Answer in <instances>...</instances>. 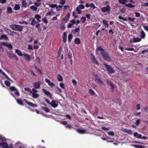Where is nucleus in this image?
I'll return each mask as SVG.
<instances>
[{
    "instance_id": "864d4df0",
    "label": "nucleus",
    "mask_w": 148,
    "mask_h": 148,
    "mask_svg": "<svg viewBox=\"0 0 148 148\" xmlns=\"http://www.w3.org/2000/svg\"><path fill=\"white\" fill-rule=\"evenodd\" d=\"M37 92V90L35 88H33L32 89V92H30L31 93H36Z\"/></svg>"
},
{
    "instance_id": "13d9d810",
    "label": "nucleus",
    "mask_w": 148,
    "mask_h": 148,
    "mask_svg": "<svg viewBox=\"0 0 148 148\" xmlns=\"http://www.w3.org/2000/svg\"><path fill=\"white\" fill-rule=\"evenodd\" d=\"M17 32H12L11 31V32L10 34V35L11 36H13L14 35V34H16Z\"/></svg>"
},
{
    "instance_id": "4468645a",
    "label": "nucleus",
    "mask_w": 148,
    "mask_h": 148,
    "mask_svg": "<svg viewBox=\"0 0 148 148\" xmlns=\"http://www.w3.org/2000/svg\"><path fill=\"white\" fill-rule=\"evenodd\" d=\"M3 39L7 40L8 39V38L5 34H3L0 37V40Z\"/></svg>"
},
{
    "instance_id": "1a4fd4ad",
    "label": "nucleus",
    "mask_w": 148,
    "mask_h": 148,
    "mask_svg": "<svg viewBox=\"0 0 148 148\" xmlns=\"http://www.w3.org/2000/svg\"><path fill=\"white\" fill-rule=\"evenodd\" d=\"M41 82H35L33 84V86L35 89H39L40 87Z\"/></svg>"
},
{
    "instance_id": "680f3d73",
    "label": "nucleus",
    "mask_w": 148,
    "mask_h": 148,
    "mask_svg": "<svg viewBox=\"0 0 148 148\" xmlns=\"http://www.w3.org/2000/svg\"><path fill=\"white\" fill-rule=\"evenodd\" d=\"M125 49L127 51H133L134 50V48H125Z\"/></svg>"
},
{
    "instance_id": "4be33fe9",
    "label": "nucleus",
    "mask_w": 148,
    "mask_h": 148,
    "mask_svg": "<svg viewBox=\"0 0 148 148\" xmlns=\"http://www.w3.org/2000/svg\"><path fill=\"white\" fill-rule=\"evenodd\" d=\"M35 17L38 21V23L40 22V19L41 17L40 15L38 14H36L35 15Z\"/></svg>"
},
{
    "instance_id": "72a5a7b5",
    "label": "nucleus",
    "mask_w": 148,
    "mask_h": 148,
    "mask_svg": "<svg viewBox=\"0 0 148 148\" xmlns=\"http://www.w3.org/2000/svg\"><path fill=\"white\" fill-rule=\"evenodd\" d=\"M4 29L5 31L9 35L11 31L10 29L6 27H5Z\"/></svg>"
},
{
    "instance_id": "69168bd1",
    "label": "nucleus",
    "mask_w": 148,
    "mask_h": 148,
    "mask_svg": "<svg viewBox=\"0 0 148 148\" xmlns=\"http://www.w3.org/2000/svg\"><path fill=\"white\" fill-rule=\"evenodd\" d=\"M66 128L71 129L72 127V126L70 124H68L66 126Z\"/></svg>"
},
{
    "instance_id": "49530a36",
    "label": "nucleus",
    "mask_w": 148,
    "mask_h": 148,
    "mask_svg": "<svg viewBox=\"0 0 148 148\" xmlns=\"http://www.w3.org/2000/svg\"><path fill=\"white\" fill-rule=\"evenodd\" d=\"M69 18L67 17V16H65L63 19L62 20V22L63 21H64L65 23L67 22L68 21Z\"/></svg>"
},
{
    "instance_id": "bf43d9fd",
    "label": "nucleus",
    "mask_w": 148,
    "mask_h": 148,
    "mask_svg": "<svg viewBox=\"0 0 148 148\" xmlns=\"http://www.w3.org/2000/svg\"><path fill=\"white\" fill-rule=\"evenodd\" d=\"M136 109L138 110L140 109V105L139 104H137L136 105Z\"/></svg>"
},
{
    "instance_id": "5701e85b",
    "label": "nucleus",
    "mask_w": 148,
    "mask_h": 148,
    "mask_svg": "<svg viewBox=\"0 0 148 148\" xmlns=\"http://www.w3.org/2000/svg\"><path fill=\"white\" fill-rule=\"evenodd\" d=\"M42 91L44 93L45 95L47 96H49L51 95V93L50 92L47 91L45 89H42Z\"/></svg>"
},
{
    "instance_id": "4d7b16f0",
    "label": "nucleus",
    "mask_w": 148,
    "mask_h": 148,
    "mask_svg": "<svg viewBox=\"0 0 148 148\" xmlns=\"http://www.w3.org/2000/svg\"><path fill=\"white\" fill-rule=\"evenodd\" d=\"M60 86L62 89H64L65 88L64 85L63 83H60Z\"/></svg>"
},
{
    "instance_id": "37998d69",
    "label": "nucleus",
    "mask_w": 148,
    "mask_h": 148,
    "mask_svg": "<svg viewBox=\"0 0 148 148\" xmlns=\"http://www.w3.org/2000/svg\"><path fill=\"white\" fill-rule=\"evenodd\" d=\"M96 80L97 82L100 84H102L103 83V82L99 78H96Z\"/></svg>"
},
{
    "instance_id": "79ce46f5",
    "label": "nucleus",
    "mask_w": 148,
    "mask_h": 148,
    "mask_svg": "<svg viewBox=\"0 0 148 148\" xmlns=\"http://www.w3.org/2000/svg\"><path fill=\"white\" fill-rule=\"evenodd\" d=\"M30 72L32 75H34L35 77H37L36 75L35 74L34 72L32 70H30Z\"/></svg>"
},
{
    "instance_id": "6ab92c4d",
    "label": "nucleus",
    "mask_w": 148,
    "mask_h": 148,
    "mask_svg": "<svg viewBox=\"0 0 148 148\" xmlns=\"http://www.w3.org/2000/svg\"><path fill=\"white\" fill-rule=\"evenodd\" d=\"M15 52L19 56H22L23 55V54L22 53L21 51L19 49H16L15 50Z\"/></svg>"
},
{
    "instance_id": "a19ab883",
    "label": "nucleus",
    "mask_w": 148,
    "mask_h": 148,
    "mask_svg": "<svg viewBox=\"0 0 148 148\" xmlns=\"http://www.w3.org/2000/svg\"><path fill=\"white\" fill-rule=\"evenodd\" d=\"M31 19H32V22L30 24L34 26L35 25V24H34V22H35V19L34 18H32L29 19V21H30L31 20Z\"/></svg>"
},
{
    "instance_id": "aec40b11",
    "label": "nucleus",
    "mask_w": 148,
    "mask_h": 148,
    "mask_svg": "<svg viewBox=\"0 0 148 148\" xmlns=\"http://www.w3.org/2000/svg\"><path fill=\"white\" fill-rule=\"evenodd\" d=\"M103 23L106 27H109L108 24V21L106 20L103 19Z\"/></svg>"
},
{
    "instance_id": "774afa93",
    "label": "nucleus",
    "mask_w": 148,
    "mask_h": 148,
    "mask_svg": "<svg viewBox=\"0 0 148 148\" xmlns=\"http://www.w3.org/2000/svg\"><path fill=\"white\" fill-rule=\"evenodd\" d=\"M90 6L93 9H95L96 8V7L94 5L93 3H91L90 4Z\"/></svg>"
},
{
    "instance_id": "473e14b6",
    "label": "nucleus",
    "mask_w": 148,
    "mask_h": 148,
    "mask_svg": "<svg viewBox=\"0 0 148 148\" xmlns=\"http://www.w3.org/2000/svg\"><path fill=\"white\" fill-rule=\"evenodd\" d=\"M73 36L71 34H69L68 35V41L69 42H71V41L72 38Z\"/></svg>"
},
{
    "instance_id": "e2e57ef3",
    "label": "nucleus",
    "mask_w": 148,
    "mask_h": 148,
    "mask_svg": "<svg viewBox=\"0 0 148 148\" xmlns=\"http://www.w3.org/2000/svg\"><path fill=\"white\" fill-rule=\"evenodd\" d=\"M108 134L109 135H111L112 136H114V132H113L111 131L108 132Z\"/></svg>"
},
{
    "instance_id": "4c0bfd02",
    "label": "nucleus",
    "mask_w": 148,
    "mask_h": 148,
    "mask_svg": "<svg viewBox=\"0 0 148 148\" xmlns=\"http://www.w3.org/2000/svg\"><path fill=\"white\" fill-rule=\"evenodd\" d=\"M134 146L136 148H145L144 146L139 145H134Z\"/></svg>"
},
{
    "instance_id": "09e8293b",
    "label": "nucleus",
    "mask_w": 148,
    "mask_h": 148,
    "mask_svg": "<svg viewBox=\"0 0 148 148\" xmlns=\"http://www.w3.org/2000/svg\"><path fill=\"white\" fill-rule=\"evenodd\" d=\"M79 9H84V6L83 5L79 4L77 7Z\"/></svg>"
},
{
    "instance_id": "8fccbe9b",
    "label": "nucleus",
    "mask_w": 148,
    "mask_h": 148,
    "mask_svg": "<svg viewBox=\"0 0 148 148\" xmlns=\"http://www.w3.org/2000/svg\"><path fill=\"white\" fill-rule=\"evenodd\" d=\"M119 2L120 3H121L123 4H125V0H119Z\"/></svg>"
},
{
    "instance_id": "a878e982",
    "label": "nucleus",
    "mask_w": 148,
    "mask_h": 148,
    "mask_svg": "<svg viewBox=\"0 0 148 148\" xmlns=\"http://www.w3.org/2000/svg\"><path fill=\"white\" fill-rule=\"evenodd\" d=\"M57 79L58 80L59 82H61L62 81V77L59 74L57 75Z\"/></svg>"
},
{
    "instance_id": "412c9836",
    "label": "nucleus",
    "mask_w": 148,
    "mask_h": 148,
    "mask_svg": "<svg viewBox=\"0 0 148 148\" xmlns=\"http://www.w3.org/2000/svg\"><path fill=\"white\" fill-rule=\"evenodd\" d=\"M74 31L75 33H77V36H79L80 33V27L74 29Z\"/></svg>"
},
{
    "instance_id": "f8f14e48",
    "label": "nucleus",
    "mask_w": 148,
    "mask_h": 148,
    "mask_svg": "<svg viewBox=\"0 0 148 148\" xmlns=\"http://www.w3.org/2000/svg\"><path fill=\"white\" fill-rule=\"evenodd\" d=\"M92 62L93 63H94L98 65H99V63L98 62L97 60L96 59L94 56L92 57V58L91 59Z\"/></svg>"
},
{
    "instance_id": "f3484780",
    "label": "nucleus",
    "mask_w": 148,
    "mask_h": 148,
    "mask_svg": "<svg viewBox=\"0 0 148 148\" xmlns=\"http://www.w3.org/2000/svg\"><path fill=\"white\" fill-rule=\"evenodd\" d=\"M140 37L141 38L143 39L145 37V34L143 30H142L140 33Z\"/></svg>"
},
{
    "instance_id": "f704fd0d",
    "label": "nucleus",
    "mask_w": 148,
    "mask_h": 148,
    "mask_svg": "<svg viewBox=\"0 0 148 148\" xmlns=\"http://www.w3.org/2000/svg\"><path fill=\"white\" fill-rule=\"evenodd\" d=\"M39 96V95L37 93H32V97L34 98H36Z\"/></svg>"
},
{
    "instance_id": "9d476101",
    "label": "nucleus",
    "mask_w": 148,
    "mask_h": 148,
    "mask_svg": "<svg viewBox=\"0 0 148 148\" xmlns=\"http://www.w3.org/2000/svg\"><path fill=\"white\" fill-rule=\"evenodd\" d=\"M23 56L24 57V58L26 61L29 62L30 61L31 58L30 55L26 53H25L23 54Z\"/></svg>"
},
{
    "instance_id": "e433bc0d",
    "label": "nucleus",
    "mask_w": 148,
    "mask_h": 148,
    "mask_svg": "<svg viewBox=\"0 0 148 148\" xmlns=\"http://www.w3.org/2000/svg\"><path fill=\"white\" fill-rule=\"evenodd\" d=\"M20 8V6L19 5L16 4L14 7V9L15 10H17Z\"/></svg>"
},
{
    "instance_id": "603ef678",
    "label": "nucleus",
    "mask_w": 148,
    "mask_h": 148,
    "mask_svg": "<svg viewBox=\"0 0 148 148\" xmlns=\"http://www.w3.org/2000/svg\"><path fill=\"white\" fill-rule=\"evenodd\" d=\"M118 18L119 19H122L124 21H127V19L126 18H125L124 17H122L121 16H120L118 17Z\"/></svg>"
},
{
    "instance_id": "0e129e2a",
    "label": "nucleus",
    "mask_w": 148,
    "mask_h": 148,
    "mask_svg": "<svg viewBox=\"0 0 148 148\" xmlns=\"http://www.w3.org/2000/svg\"><path fill=\"white\" fill-rule=\"evenodd\" d=\"M76 10L77 12V13L78 14H81V10H80V9L78 8H77L76 9Z\"/></svg>"
},
{
    "instance_id": "20e7f679",
    "label": "nucleus",
    "mask_w": 148,
    "mask_h": 148,
    "mask_svg": "<svg viewBox=\"0 0 148 148\" xmlns=\"http://www.w3.org/2000/svg\"><path fill=\"white\" fill-rule=\"evenodd\" d=\"M103 65L105 66L108 74L113 73L115 72V71L110 65H108L105 63H103Z\"/></svg>"
},
{
    "instance_id": "338daca9",
    "label": "nucleus",
    "mask_w": 148,
    "mask_h": 148,
    "mask_svg": "<svg viewBox=\"0 0 148 148\" xmlns=\"http://www.w3.org/2000/svg\"><path fill=\"white\" fill-rule=\"evenodd\" d=\"M136 18H132L131 17H128V19L129 21H131L132 22L134 21V20Z\"/></svg>"
},
{
    "instance_id": "de8ad7c7",
    "label": "nucleus",
    "mask_w": 148,
    "mask_h": 148,
    "mask_svg": "<svg viewBox=\"0 0 148 148\" xmlns=\"http://www.w3.org/2000/svg\"><path fill=\"white\" fill-rule=\"evenodd\" d=\"M57 4H51L49 5V7H51L52 8H53L55 7L56 8V7L57 6Z\"/></svg>"
},
{
    "instance_id": "6e6552de",
    "label": "nucleus",
    "mask_w": 148,
    "mask_h": 148,
    "mask_svg": "<svg viewBox=\"0 0 148 148\" xmlns=\"http://www.w3.org/2000/svg\"><path fill=\"white\" fill-rule=\"evenodd\" d=\"M24 101L29 106H30L33 108L36 107L38 106L37 105L34 104L31 102L28 101L26 99H24Z\"/></svg>"
},
{
    "instance_id": "5fc2aeb1",
    "label": "nucleus",
    "mask_w": 148,
    "mask_h": 148,
    "mask_svg": "<svg viewBox=\"0 0 148 148\" xmlns=\"http://www.w3.org/2000/svg\"><path fill=\"white\" fill-rule=\"evenodd\" d=\"M65 3V0H60V3L62 5H64Z\"/></svg>"
},
{
    "instance_id": "0eeeda50",
    "label": "nucleus",
    "mask_w": 148,
    "mask_h": 148,
    "mask_svg": "<svg viewBox=\"0 0 148 148\" xmlns=\"http://www.w3.org/2000/svg\"><path fill=\"white\" fill-rule=\"evenodd\" d=\"M50 105L53 108H56L58 106V102L56 100H53L50 103Z\"/></svg>"
},
{
    "instance_id": "052dcab7",
    "label": "nucleus",
    "mask_w": 148,
    "mask_h": 148,
    "mask_svg": "<svg viewBox=\"0 0 148 148\" xmlns=\"http://www.w3.org/2000/svg\"><path fill=\"white\" fill-rule=\"evenodd\" d=\"M70 22L73 25L75 24L76 23L75 20V19H73L70 21Z\"/></svg>"
},
{
    "instance_id": "c85d7f7f",
    "label": "nucleus",
    "mask_w": 148,
    "mask_h": 148,
    "mask_svg": "<svg viewBox=\"0 0 148 148\" xmlns=\"http://www.w3.org/2000/svg\"><path fill=\"white\" fill-rule=\"evenodd\" d=\"M16 99L17 100V102L19 104L21 105L22 106H23V101L22 100L17 99Z\"/></svg>"
},
{
    "instance_id": "39448f33",
    "label": "nucleus",
    "mask_w": 148,
    "mask_h": 148,
    "mask_svg": "<svg viewBox=\"0 0 148 148\" xmlns=\"http://www.w3.org/2000/svg\"><path fill=\"white\" fill-rule=\"evenodd\" d=\"M111 8L109 5H107L106 6L104 7L101 8V10L103 13L107 12L108 14L110 13Z\"/></svg>"
},
{
    "instance_id": "a18cd8bd",
    "label": "nucleus",
    "mask_w": 148,
    "mask_h": 148,
    "mask_svg": "<svg viewBox=\"0 0 148 148\" xmlns=\"http://www.w3.org/2000/svg\"><path fill=\"white\" fill-rule=\"evenodd\" d=\"M86 20V18L85 17H82L81 18V21L82 23H84Z\"/></svg>"
},
{
    "instance_id": "ddd939ff",
    "label": "nucleus",
    "mask_w": 148,
    "mask_h": 148,
    "mask_svg": "<svg viewBox=\"0 0 148 148\" xmlns=\"http://www.w3.org/2000/svg\"><path fill=\"white\" fill-rule=\"evenodd\" d=\"M0 146L3 148H8V144L5 142H1L0 144Z\"/></svg>"
},
{
    "instance_id": "c9c22d12",
    "label": "nucleus",
    "mask_w": 148,
    "mask_h": 148,
    "mask_svg": "<svg viewBox=\"0 0 148 148\" xmlns=\"http://www.w3.org/2000/svg\"><path fill=\"white\" fill-rule=\"evenodd\" d=\"M62 7L63 5H59L58 6H57H57L56 7V9L57 11H59L60 10H61L62 9Z\"/></svg>"
},
{
    "instance_id": "423d86ee",
    "label": "nucleus",
    "mask_w": 148,
    "mask_h": 148,
    "mask_svg": "<svg viewBox=\"0 0 148 148\" xmlns=\"http://www.w3.org/2000/svg\"><path fill=\"white\" fill-rule=\"evenodd\" d=\"M10 90L12 91H14L15 94L17 96H20V93L17 89L14 86H12L10 88Z\"/></svg>"
},
{
    "instance_id": "7c9ffc66",
    "label": "nucleus",
    "mask_w": 148,
    "mask_h": 148,
    "mask_svg": "<svg viewBox=\"0 0 148 148\" xmlns=\"http://www.w3.org/2000/svg\"><path fill=\"white\" fill-rule=\"evenodd\" d=\"M60 28L61 30H64L65 29V26L62 23V22H61V24Z\"/></svg>"
},
{
    "instance_id": "2eb2a0df",
    "label": "nucleus",
    "mask_w": 148,
    "mask_h": 148,
    "mask_svg": "<svg viewBox=\"0 0 148 148\" xmlns=\"http://www.w3.org/2000/svg\"><path fill=\"white\" fill-rule=\"evenodd\" d=\"M67 34L66 32H64L63 36L62 41L64 43H65L66 41Z\"/></svg>"
},
{
    "instance_id": "6e6d98bb",
    "label": "nucleus",
    "mask_w": 148,
    "mask_h": 148,
    "mask_svg": "<svg viewBox=\"0 0 148 148\" xmlns=\"http://www.w3.org/2000/svg\"><path fill=\"white\" fill-rule=\"evenodd\" d=\"M8 55L10 58H12L13 57L14 55V54H13L9 52V53H8Z\"/></svg>"
},
{
    "instance_id": "a211bd4d",
    "label": "nucleus",
    "mask_w": 148,
    "mask_h": 148,
    "mask_svg": "<svg viewBox=\"0 0 148 148\" xmlns=\"http://www.w3.org/2000/svg\"><path fill=\"white\" fill-rule=\"evenodd\" d=\"M21 3L22 4V7L26 8L28 6L27 5V3L26 2L25 0H22Z\"/></svg>"
},
{
    "instance_id": "b1692460",
    "label": "nucleus",
    "mask_w": 148,
    "mask_h": 148,
    "mask_svg": "<svg viewBox=\"0 0 148 148\" xmlns=\"http://www.w3.org/2000/svg\"><path fill=\"white\" fill-rule=\"evenodd\" d=\"M74 42L75 44L78 45L80 43L81 41L79 38H76L75 39Z\"/></svg>"
},
{
    "instance_id": "bb28decb",
    "label": "nucleus",
    "mask_w": 148,
    "mask_h": 148,
    "mask_svg": "<svg viewBox=\"0 0 148 148\" xmlns=\"http://www.w3.org/2000/svg\"><path fill=\"white\" fill-rule=\"evenodd\" d=\"M125 5L126 7L129 8H134L135 7L134 5H132V4L130 3H129L128 4L125 3Z\"/></svg>"
},
{
    "instance_id": "9b49d317",
    "label": "nucleus",
    "mask_w": 148,
    "mask_h": 148,
    "mask_svg": "<svg viewBox=\"0 0 148 148\" xmlns=\"http://www.w3.org/2000/svg\"><path fill=\"white\" fill-rule=\"evenodd\" d=\"M1 45H3L4 46L7 47L10 49H12V46L11 44L9 43L8 44H7L5 42H3L1 43Z\"/></svg>"
},
{
    "instance_id": "f257e3e1",
    "label": "nucleus",
    "mask_w": 148,
    "mask_h": 148,
    "mask_svg": "<svg viewBox=\"0 0 148 148\" xmlns=\"http://www.w3.org/2000/svg\"><path fill=\"white\" fill-rule=\"evenodd\" d=\"M96 50L101 51V55L104 60L108 62H110L112 61V59L108 53L107 51H105L101 47H98L96 48Z\"/></svg>"
},
{
    "instance_id": "2f4dec72",
    "label": "nucleus",
    "mask_w": 148,
    "mask_h": 148,
    "mask_svg": "<svg viewBox=\"0 0 148 148\" xmlns=\"http://www.w3.org/2000/svg\"><path fill=\"white\" fill-rule=\"evenodd\" d=\"M42 109L46 112H50L49 109L47 107H42Z\"/></svg>"
},
{
    "instance_id": "7ed1b4c3",
    "label": "nucleus",
    "mask_w": 148,
    "mask_h": 148,
    "mask_svg": "<svg viewBox=\"0 0 148 148\" xmlns=\"http://www.w3.org/2000/svg\"><path fill=\"white\" fill-rule=\"evenodd\" d=\"M10 27L13 30L19 32L22 31L23 29V27L22 26L15 24L11 25Z\"/></svg>"
},
{
    "instance_id": "c756f323",
    "label": "nucleus",
    "mask_w": 148,
    "mask_h": 148,
    "mask_svg": "<svg viewBox=\"0 0 148 148\" xmlns=\"http://www.w3.org/2000/svg\"><path fill=\"white\" fill-rule=\"evenodd\" d=\"M141 39L139 38H134L133 39V41L134 42H139L140 41Z\"/></svg>"
},
{
    "instance_id": "58836bf2",
    "label": "nucleus",
    "mask_w": 148,
    "mask_h": 148,
    "mask_svg": "<svg viewBox=\"0 0 148 148\" xmlns=\"http://www.w3.org/2000/svg\"><path fill=\"white\" fill-rule=\"evenodd\" d=\"M30 8L32 10H34V11H36L37 10V8L34 6L32 5L30 7Z\"/></svg>"
},
{
    "instance_id": "f03ea898",
    "label": "nucleus",
    "mask_w": 148,
    "mask_h": 148,
    "mask_svg": "<svg viewBox=\"0 0 148 148\" xmlns=\"http://www.w3.org/2000/svg\"><path fill=\"white\" fill-rule=\"evenodd\" d=\"M96 50L101 51V55L104 60L108 62H110L112 61V59L108 53L107 51H105L101 47H98L96 48Z\"/></svg>"
},
{
    "instance_id": "3c124183",
    "label": "nucleus",
    "mask_w": 148,
    "mask_h": 148,
    "mask_svg": "<svg viewBox=\"0 0 148 148\" xmlns=\"http://www.w3.org/2000/svg\"><path fill=\"white\" fill-rule=\"evenodd\" d=\"M89 92L90 94H92V95H94L95 93L94 91L92 89H89Z\"/></svg>"
},
{
    "instance_id": "ea45409f",
    "label": "nucleus",
    "mask_w": 148,
    "mask_h": 148,
    "mask_svg": "<svg viewBox=\"0 0 148 148\" xmlns=\"http://www.w3.org/2000/svg\"><path fill=\"white\" fill-rule=\"evenodd\" d=\"M5 84L8 87L10 86V83L8 81H5Z\"/></svg>"
},
{
    "instance_id": "dca6fc26",
    "label": "nucleus",
    "mask_w": 148,
    "mask_h": 148,
    "mask_svg": "<svg viewBox=\"0 0 148 148\" xmlns=\"http://www.w3.org/2000/svg\"><path fill=\"white\" fill-rule=\"evenodd\" d=\"M77 132L79 134H84L86 133V131L85 130L82 129H79L77 130Z\"/></svg>"
},
{
    "instance_id": "c03bdc74",
    "label": "nucleus",
    "mask_w": 148,
    "mask_h": 148,
    "mask_svg": "<svg viewBox=\"0 0 148 148\" xmlns=\"http://www.w3.org/2000/svg\"><path fill=\"white\" fill-rule=\"evenodd\" d=\"M140 119H137L135 122L136 125L137 126H138L139 125L140 123Z\"/></svg>"
},
{
    "instance_id": "cd10ccee",
    "label": "nucleus",
    "mask_w": 148,
    "mask_h": 148,
    "mask_svg": "<svg viewBox=\"0 0 148 148\" xmlns=\"http://www.w3.org/2000/svg\"><path fill=\"white\" fill-rule=\"evenodd\" d=\"M7 12L9 14H11L12 12V9L11 7H8L7 8Z\"/></svg>"
},
{
    "instance_id": "393cba45",
    "label": "nucleus",
    "mask_w": 148,
    "mask_h": 148,
    "mask_svg": "<svg viewBox=\"0 0 148 148\" xmlns=\"http://www.w3.org/2000/svg\"><path fill=\"white\" fill-rule=\"evenodd\" d=\"M123 131L128 133L129 134H132V131L130 130L125 129Z\"/></svg>"
}]
</instances>
